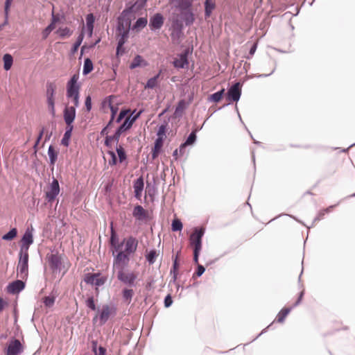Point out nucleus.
Returning a JSON list of instances; mask_svg holds the SVG:
<instances>
[{"instance_id":"34","label":"nucleus","mask_w":355,"mask_h":355,"mask_svg":"<svg viewBox=\"0 0 355 355\" xmlns=\"http://www.w3.org/2000/svg\"><path fill=\"white\" fill-rule=\"evenodd\" d=\"M224 92H225V89H221L220 90L211 94L208 98L209 101L214 102V103L219 102L221 100V98H223Z\"/></svg>"},{"instance_id":"14","label":"nucleus","mask_w":355,"mask_h":355,"mask_svg":"<svg viewBox=\"0 0 355 355\" xmlns=\"http://www.w3.org/2000/svg\"><path fill=\"white\" fill-rule=\"evenodd\" d=\"M24 350L23 345L17 339L12 340L7 347L6 355H19Z\"/></svg>"},{"instance_id":"59","label":"nucleus","mask_w":355,"mask_h":355,"mask_svg":"<svg viewBox=\"0 0 355 355\" xmlns=\"http://www.w3.org/2000/svg\"><path fill=\"white\" fill-rule=\"evenodd\" d=\"M127 28L125 27L123 21L119 19V21L116 26V31L118 33H121L123 31H125Z\"/></svg>"},{"instance_id":"3","label":"nucleus","mask_w":355,"mask_h":355,"mask_svg":"<svg viewBox=\"0 0 355 355\" xmlns=\"http://www.w3.org/2000/svg\"><path fill=\"white\" fill-rule=\"evenodd\" d=\"M78 76L73 75L67 84V97L73 98L75 110L79 106L80 85L78 83Z\"/></svg>"},{"instance_id":"7","label":"nucleus","mask_w":355,"mask_h":355,"mask_svg":"<svg viewBox=\"0 0 355 355\" xmlns=\"http://www.w3.org/2000/svg\"><path fill=\"white\" fill-rule=\"evenodd\" d=\"M56 89V86L54 83L47 82L46 83V101L49 107V110L52 116H55V101L54 94Z\"/></svg>"},{"instance_id":"2","label":"nucleus","mask_w":355,"mask_h":355,"mask_svg":"<svg viewBox=\"0 0 355 355\" xmlns=\"http://www.w3.org/2000/svg\"><path fill=\"white\" fill-rule=\"evenodd\" d=\"M127 259L124 258L119 259L118 262H113L114 270L116 272L117 279L121 282L132 285L137 279V275L132 272L125 271V268L128 266Z\"/></svg>"},{"instance_id":"18","label":"nucleus","mask_w":355,"mask_h":355,"mask_svg":"<svg viewBox=\"0 0 355 355\" xmlns=\"http://www.w3.org/2000/svg\"><path fill=\"white\" fill-rule=\"evenodd\" d=\"M60 193V186L58 181L53 178L52 182L50 184L49 189L46 192V197L48 200H55Z\"/></svg>"},{"instance_id":"11","label":"nucleus","mask_w":355,"mask_h":355,"mask_svg":"<svg viewBox=\"0 0 355 355\" xmlns=\"http://www.w3.org/2000/svg\"><path fill=\"white\" fill-rule=\"evenodd\" d=\"M164 17L162 13L157 12L150 17L149 28L151 31L155 32L159 30L164 25Z\"/></svg>"},{"instance_id":"49","label":"nucleus","mask_w":355,"mask_h":355,"mask_svg":"<svg viewBox=\"0 0 355 355\" xmlns=\"http://www.w3.org/2000/svg\"><path fill=\"white\" fill-rule=\"evenodd\" d=\"M43 302L46 307H51L55 303V297L46 296L43 298Z\"/></svg>"},{"instance_id":"47","label":"nucleus","mask_w":355,"mask_h":355,"mask_svg":"<svg viewBox=\"0 0 355 355\" xmlns=\"http://www.w3.org/2000/svg\"><path fill=\"white\" fill-rule=\"evenodd\" d=\"M182 227V223L179 219L175 218L173 220L171 224V229L173 232L181 231Z\"/></svg>"},{"instance_id":"61","label":"nucleus","mask_w":355,"mask_h":355,"mask_svg":"<svg viewBox=\"0 0 355 355\" xmlns=\"http://www.w3.org/2000/svg\"><path fill=\"white\" fill-rule=\"evenodd\" d=\"M257 48V44L256 43L253 44L250 49L249 55L247 56V59H250L253 55L254 54Z\"/></svg>"},{"instance_id":"63","label":"nucleus","mask_w":355,"mask_h":355,"mask_svg":"<svg viewBox=\"0 0 355 355\" xmlns=\"http://www.w3.org/2000/svg\"><path fill=\"white\" fill-rule=\"evenodd\" d=\"M173 303L172 298L170 295H168L164 299V306L169 307Z\"/></svg>"},{"instance_id":"4","label":"nucleus","mask_w":355,"mask_h":355,"mask_svg":"<svg viewBox=\"0 0 355 355\" xmlns=\"http://www.w3.org/2000/svg\"><path fill=\"white\" fill-rule=\"evenodd\" d=\"M204 233V228H196L189 238L190 245L193 248V261L196 263H198V257L202 248V237Z\"/></svg>"},{"instance_id":"38","label":"nucleus","mask_w":355,"mask_h":355,"mask_svg":"<svg viewBox=\"0 0 355 355\" xmlns=\"http://www.w3.org/2000/svg\"><path fill=\"white\" fill-rule=\"evenodd\" d=\"M187 105H188V103L186 102V101L184 99L180 100L176 105V107H175V114H177V115L182 114V112L187 108Z\"/></svg>"},{"instance_id":"27","label":"nucleus","mask_w":355,"mask_h":355,"mask_svg":"<svg viewBox=\"0 0 355 355\" xmlns=\"http://www.w3.org/2000/svg\"><path fill=\"white\" fill-rule=\"evenodd\" d=\"M94 21L95 18L92 13H89L86 16L87 30L89 37H91L93 33Z\"/></svg>"},{"instance_id":"56","label":"nucleus","mask_w":355,"mask_h":355,"mask_svg":"<svg viewBox=\"0 0 355 355\" xmlns=\"http://www.w3.org/2000/svg\"><path fill=\"white\" fill-rule=\"evenodd\" d=\"M93 350L95 353V355H105V349L103 347H99L97 349L96 344H94L93 346Z\"/></svg>"},{"instance_id":"26","label":"nucleus","mask_w":355,"mask_h":355,"mask_svg":"<svg viewBox=\"0 0 355 355\" xmlns=\"http://www.w3.org/2000/svg\"><path fill=\"white\" fill-rule=\"evenodd\" d=\"M73 129V126L67 125L64 134L62 139H61V144L67 147L69 145L70 138Z\"/></svg>"},{"instance_id":"17","label":"nucleus","mask_w":355,"mask_h":355,"mask_svg":"<svg viewBox=\"0 0 355 355\" xmlns=\"http://www.w3.org/2000/svg\"><path fill=\"white\" fill-rule=\"evenodd\" d=\"M148 0H137L135 3L129 7H126L122 12L123 15H128L132 12H136L138 10L144 8L146 5Z\"/></svg>"},{"instance_id":"1","label":"nucleus","mask_w":355,"mask_h":355,"mask_svg":"<svg viewBox=\"0 0 355 355\" xmlns=\"http://www.w3.org/2000/svg\"><path fill=\"white\" fill-rule=\"evenodd\" d=\"M137 244V239L132 236L124 239L121 243L119 249L115 252L116 254L114 256L113 262H118L121 257V259H126L127 263H129L130 255L136 251Z\"/></svg>"},{"instance_id":"48","label":"nucleus","mask_w":355,"mask_h":355,"mask_svg":"<svg viewBox=\"0 0 355 355\" xmlns=\"http://www.w3.org/2000/svg\"><path fill=\"white\" fill-rule=\"evenodd\" d=\"M133 291L132 289H124L123 291V297L128 303L131 301L133 296Z\"/></svg>"},{"instance_id":"62","label":"nucleus","mask_w":355,"mask_h":355,"mask_svg":"<svg viewBox=\"0 0 355 355\" xmlns=\"http://www.w3.org/2000/svg\"><path fill=\"white\" fill-rule=\"evenodd\" d=\"M125 53V49L123 46H119V43H117L116 49V56H121Z\"/></svg>"},{"instance_id":"37","label":"nucleus","mask_w":355,"mask_h":355,"mask_svg":"<svg viewBox=\"0 0 355 355\" xmlns=\"http://www.w3.org/2000/svg\"><path fill=\"white\" fill-rule=\"evenodd\" d=\"M83 39H84V33L83 32H81L79 35L78 36L77 39H76V41L75 42V43L73 44V46L71 47V53H75L77 52L79 46H80V44H82L83 41Z\"/></svg>"},{"instance_id":"20","label":"nucleus","mask_w":355,"mask_h":355,"mask_svg":"<svg viewBox=\"0 0 355 355\" xmlns=\"http://www.w3.org/2000/svg\"><path fill=\"white\" fill-rule=\"evenodd\" d=\"M47 257L51 268L53 271L57 270L61 264V257L58 254H51Z\"/></svg>"},{"instance_id":"30","label":"nucleus","mask_w":355,"mask_h":355,"mask_svg":"<svg viewBox=\"0 0 355 355\" xmlns=\"http://www.w3.org/2000/svg\"><path fill=\"white\" fill-rule=\"evenodd\" d=\"M94 69V64L92 60L89 58H85L84 60L83 74L87 75L92 71Z\"/></svg>"},{"instance_id":"52","label":"nucleus","mask_w":355,"mask_h":355,"mask_svg":"<svg viewBox=\"0 0 355 355\" xmlns=\"http://www.w3.org/2000/svg\"><path fill=\"white\" fill-rule=\"evenodd\" d=\"M107 154L111 157V159L109 160V164L110 166H114L117 164L118 159L115 153L112 150H109Z\"/></svg>"},{"instance_id":"28","label":"nucleus","mask_w":355,"mask_h":355,"mask_svg":"<svg viewBox=\"0 0 355 355\" xmlns=\"http://www.w3.org/2000/svg\"><path fill=\"white\" fill-rule=\"evenodd\" d=\"M205 16L206 18L209 17L212 10L215 8L216 4L214 0H205Z\"/></svg>"},{"instance_id":"32","label":"nucleus","mask_w":355,"mask_h":355,"mask_svg":"<svg viewBox=\"0 0 355 355\" xmlns=\"http://www.w3.org/2000/svg\"><path fill=\"white\" fill-rule=\"evenodd\" d=\"M3 68L6 71H8L10 69L12 63H13V58L9 53H6L3 57Z\"/></svg>"},{"instance_id":"45","label":"nucleus","mask_w":355,"mask_h":355,"mask_svg":"<svg viewBox=\"0 0 355 355\" xmlns=\"http://www.w3.org/2000/svg\"><path fill=\"white\" fill-rule=\"evenodd\" d=\"M142 60H143L142 57L139 55H137L132 60V62L130 63V69H134L139 67Z\"/></svg>"},{"instance_id":"25","label":"nucleus","mask_w":355,"mask_h":355,"mask_svg":"<svg viewBox=\"0 0 355 355\" xmlns=\"http://www.w3.org/2000/svg\"><path fill=\"white\" fill-rule=\"evenodd\" d=\"M163 141L162 138H157L155 139L154 146L152 148V157L153 159L158 156L163 146Z\"/></svg>"},{"instance_id":"35","label":"nucleus","mask_w":355,"mask_h":355,"mask_svg":"<svg viewBox=\"0 0 355 355\" xmlns=\"http://www.w3.org/2000/svg\"><path fill=\"white\" fill-rule=\"evenodd\" d=\"M48 155L50 164L51 165H54L58 159V153L54 150V148L52 145L49 146Z\"/></svg>"},{"instance_id":"39","label":"nucleus","mask_w":355,"mask_h":355,"mask_svg":"<svg viewBox=\"0 0 355 355\" xmlns=\"http://www.w3.org/2000/svg\"><path fill=\"white\" fill-rule=\"evenodd\" d=\"M167 125L168 123L166 121H164L159 126L158 130L157 132V138H162L163 140L164 139V137H166Z\"/></svg>"},{"instance_id":"46","label":"nucleus","mask_w":355,"mask_h":355,"mask_svg":"<svg viewBox=\"0 0 355 355\" xmlns=\"http://www.w3.org/2000/svg\"><path fill=\"white\" fill-rule=\"evenodd\" d=\"M111 98H112V96H108V99L107 101H105L104 103H107L108 104V106L110 109V111H111V116L112 119H114L115 118V116L118 112V107H115L112 104V101H111Z\"/></svg>"},{"instance_id":"29","label":"nucleus","mask_w":355,"mask_h":355,"mask_svg":"<svg viewBox=\"0 0 355 355\" xmlns=\"http://www.w3.org/2000/svg\"><path fill=\"white\" fill-rule=\"evenodd\" d=\"M129 24H130V22H129ZM128 25L129 26L126 28L125 31H123L121 33H119V38L117 43H119V46H123L129 37L130 24Z\"/></svg>"},{"instance_id":"9","label":"nucleus","mask_w":355,"mask_h":355,"mask_svg":"<svg viewBox=\"0 0 355 355\" xmlns=\"http://www.w3.org/2000/svg\"><path fill=\"white\" fill-rule=\"evenodd\" d=\"M84 281L87 284L95 285L98 287L105 284L106 277L102 276L101 273H87L85 275ZM96 290L98 291V288Z\"/></svg>"},{"instance_id":"43","label":"nucleus","mask_w":355,"mask_h":355,"mask_svg":"<svg viewBox=\"0 0 355 355\" xmlns=\"http://www.w3.org/2000/svg\"><path fill=\"white\" fill-rule=\"evenodd\" d=\"M17 234V230L16 228H12L7 234L2 236V239L6 241H12L14 239Z\"/></svg>"},{"instance_id":"42","label":"nucleus","mask_w":355,"mask_h":355,"mask_svg":"<svg viewBox=\"0 0 355 355\" xmlns=\"http://www.w3.org/2000/svg\"><path fill=\"white\" fill-rule=\"evenodd\" d=\"M159 73H157L155 76L149 78L146 84L145 88L153 89L157 85V79L159 78Z\"/></svg>"},{"instance_id":"31","label":"nucleus","mask_w":355,"mask_h":355,"mask_svg":"<svg viewBox=\"0 0 355 355\" xmlns=\"http://www.w3.org/2000/svg\"><path fill=\"white\" fill-rule=\"evenodd\" d=\"M293 307L291 308H283L277 314L275 321L282 323L284 321L285 318L290 313Z\"/></svg>"},{"instance_id":"57","label":"nucleus","mask_w":355,"mask_h":355,"mask_svg":"<svg viewBox=\"0 0 355 355\" xmlns=\"http://www.w3.org/2000/svg\"><path fill=\"white\" fill-rule=\"evenodd\" d=\"M12 2V0H6L5 6H4V14H5V17H6V19L8 18V12H9V10H10Z\"/></svg>"},{"instance_id":"40","label":"nucleus","mask_w":355,"mask_h":355,"mask_svg":"<svg viewBox=\"0 0 355 355\" xmlns=\"http://www.w3.org/2000/svg\"><path fill=\"white\" fill-rule=\"evenodd\" d=\"M56 33L59 35V37L62 39L64 38L67 36H70L72 33V31L68 27L64 28H59Z\"/></svg>"},{"instance_id":"33","label":"nucleus","mask_w":355,"mask_h":355,"mask_svg":"<svg viewBox=\"0 0 355 355\" xmlns=\"http://www.w3.org/2000/svg\"><path fill=\"white\" fill-rule=\"evenodd\" d=\"M193 0H182L179 3L178 7L182 12L191 10Z\"/></svg>"},{"instance_id":"6","label":"nucleus","mask_w":355,"mask_h":355,"mask_svg":"<svg viewBox=\"0 0 355 355\" xmlns=\"http://www.w3.org/2000/svg\"><path fill=\"white\" fill-rule=\"evenodd\" d=\"M142 112L143 110H140L139 112H137L136 115L130 116L125 118L123 122L116 130L113 135L116 139V145L119 144V138L121 134L132 128L134 122L141 116Z\"/></svg>"},{"instance_id":"54","label":"nucleus","mask_w":355,"mask_h":355,"mask_svg":"<svg viewBox=\"0 0 355 355\" xmlns=\"http://www.w3.org/2000/svg\"><path fill=\"white\" fill-rule=\"evenodd\" d=\"M85 304L86 306L89 308L90 309H92V311H95L96 309V304H95V302H94V299L93 297H89L86 301H85Z\"/></svg>"},{"instance_id":"16","label":"nucleus","mask_w":355,"mask_h":355,"mask_svg":"<svg viewBox=\"0 0 355 355\" xmlns=\"http://www.w3.org/2000/svg\"><path fill=\"white\" fill-rule=\"evenodd\" d=\"M21 243L20 251L28 252L29 246L33 243L32 230H27L25 232L21 239Z\"/></svg>"},{"instance_id":"24","label":"nucleus","mask_w":355,"mask_h":355,"mask_svg":"<svg viewBox=\"0 0 355 355\" xmlns=\"http://www.w3.org/2000/svg\"><path fill=\"white\" fill-rule=\"evenodd\" d=\"M110 244L112 247L114 248L112 251V254L114 255L115 252L119 249L121 243H119V239L117 238L116 234L113 230L112 227L111 228Z\"/></svg>"},{"instance_id":"58","label":"nucleus","mask_w":355,"mask_h":355,"mask_svg":"<svg viewBox=\"0 0 355 355\" xmlns=\"http://www.w3.org/2000/svg\"><path fill=\"white\" fill-rule=\"evenodd\" d=\"M85 107H86L87 111L89 112L92 110V98H91L90 96H87L85 98Z\"/></svg>"},{"instance_id":"15","label":"nucleus","mask_w":355,"mask_h":355,"mask_svg":"<svg viewBox=\"0 0 355 355\" xmlns=\"http://www.w3.org/2000/svg\"><path fill=\"white\" fill-rule=\"evenodd\" d=\"M76 110L75 107L66 106L63 110V118L67 125L73 126V123L76 119Z\"/></svg>"},{"instance_id":"8","label":"nucleus","mask_w":355,"mask_h":355,"mask_svg":"<svg viewBox=\"0 0 355 355\" xmlns=\"http://www.w3.org/2000/svg\"><path fill=\"white\" fill-rule=\"evenodd\" d=\"M28 252H19V260L17 266L18 272L21 278L26 277L28 275Z\"/></svg>"},{"instance_id":"36","label":"nucleus","mask_w":355,"mask_h":355,"mask_svg":"<svg viewBox=\"0 0 355 355\" xmlns=\"http://www.w3.org/2000/svg\"><path fill=\"white\" fill-rule=\"evenodd\" d=\"M116 152L119 157V162L122 163L127 159L126 153L122 146V145H119V144L116 146Z\"/></svg>"},{"instance_id":"21","label":"nucleus","mask_w":355,"mask_h":355,"mask_svg":"<svg viewBox=\"0 0 355 355\" xmlns=\"http://www.w3.org/2000/svg\"><path fill=\"white\" fill-rule=\"evenodd\" d=\"M25 286L24 283L21 280H16L8 286V291L10 293H17L24 289Z\"/></svg>"},{"instance_id":"5","label":"nucleus","mask_w":355,"mask_h":355,"mask_svg":"<svg viewBox=\"0 0 355 355\" xmlns=\"http://www.w3.org/2000/svg\"><path fill=\"white\" fill-rule=\"evenodd\" d=\"M116 309L113 306L104 304L98 310L96 315L93 318V322H96L98 320L99 324L103 325L110 318V316L115 315Z\"/></svg>"},{"instance_id":"12","label":"nucleus","mask_w":355,"mask_h":355,"mask_svg":"<svg viewBox=\"0 0 355 355\" xmlns=\"http://www.w3.org/2000/svg\"><path fill=\"white\" fill-rule=\"evenodd\" d=\"M241 96V85L239 82L233 84L227 92V98L230 101L237 102Z\"/></svg>"},{"instance_id":"53","label":"nucleus","mask_w":355,"mask_h":355,"mask_svg":"<svg viewBox=\"0 0 355 355\" xmlns=\"http://www.w3.org/2000/svg\"><path fill=\"white\" fill-rule=\"evenodd\" d=\"M130 112V110H121L116 119V123H120Z\"/></svg>"},{"instance_id":"60","label":"nucleus","mask_w":355,"mask_h":355,"mask_svg":"<svg viewBox=\"0 0 355 355\" xmlns=\"http://www.w3.org/2000/svg\"><path fill=\"white\" fill-rule=\"evenodd\" d=\"M44 132H45V128L43 127V128L40 130V133H39V135H38V136H37V139H36V141H35V145H34V148H35L37 147V146L40 144V141H41V139H42V137H43V135H44Z\"/></svg>"},{"instance_id":"50","label":"nucleus","mask_w":355,"mask_h":355,"mask_svg":"<svg viewBox=\"0 0 355 355\" xmlns=\"http://www.w3.org/2000/svg\"><path fill=\"white\" fill-rule=\"evenodd\" d=\"M55 28V26H53V24L48 25L42 31V37L43 39H46L51 32Z\"/></svg>"},{"instance_id":"19","label":"nucleus","mask_w":355,"mask_h":355,"mask_svg":"<svg viewBox=\"0 0 355 355\" xmlns=\"http://www.w3.org/2000/svg\"><path fill=\"white\" fill-rule=\"evenodd\" d=\"M133 187L135 190V197L139 200L144 187V182L142 176L138 178L134 182Z\"/></svg>"},{"instance_id":"41","label":"nucleus","mask_w":355,"mask_h":355,"mask_svg":"<svg viewBox=\"0 0 355 355\" xmlns=\"http://www.w3.org/2000/svg\"><path fill=\"white\" fill-rule=\"evenodd\" d=\"M148 24V19L146 17H139L135 21L133 28L137 29L139 28H144Z\"/></svg>"},{"instance_id":"44","label":"nucleus","mask_w":355,"mask_h":355,"mask_svg":"<svg viewBox=\"0 0 355 355\" xmlns=\"http://www.w3.org/2000/svg\"><path fill=\"white\" fill-rule=\"evenodd\" d=\"M197 139L196 131H192L189 136L187 137V139L184 141V144H186L187 146L193 145L196 143Z\"/></svg>"},{"instance_id":"22","label":"nucleus","mask_w":355,"mask_h":355,"mask_svg":"<svg viewBox=\"0 0 355 355\" xmlns=\"http://www.w3.org/2000/svg\"><path fill=\"white\" fill-rule=\"evenodd\" d=\"M134 217L137 220H143L148 217V211L145 210L141 206L137 205L134 208L133 213Z\"/></svg>"},{"instance_id":"51","label":"nucleus","mask_w":355,"mask_h":355,"mask_svg":"<svg viewBox=\"0 0 355 355\" xmlns=\"http://www.w3.org/2000/svg\"><path fill=\"white\" fill-rule=\"evenodd\" d=\"M112 141H114L116 144V138L114 137V135H107L105 137V141H104V144L106 147L107 148H111L112 147Z\"/></svg>"},{"instance_id":"23","label":"nucleus","mask_w":355,"mask_h":355,"mask_svg":"<svg viewBox=\"0 0 355 355\" xmlns=\"http://www.w3.org/2000/svg\"><path fill=\"white\" fill-rule=\"evenodd\" d=\"M181 16L187 26L192 25L195 21L194 15L192 10L182 12Z\"/></svg>"},{"instance_id":"55","label":"nucleus","mask_w":355,"mask_h":355,"mask_svg":"<svg viewBox=\"0 0 355 355\" xmlns=\"http://www.w3.org/2000/svg\"><path fill=\"white\" fill-rule=\"evenodd\" d=\"M157 253L155 250H151L146 256V259L150 263H153L155 261Z\"/></svg>"},{"instance_id":"13","label":"nucleus","mask_w":355,"mask_h":355,"mask_svg":"<svg viewBox=\"0 0 355 355\" xmlns=\"http://www.w3.org/2000/svg\"><path fill=\"white\" fill-rule=\"evenodd\" d=\"M183 22L179 18H173L171 26V36L173 39H179L182 35Z\"/></svg>"},{"instance_id":"64","label":"nucleus","mask_w":355,"mask_h":355,"mask_svg":"<svg viewBox=\"0 0 355 355\" xmlns=\"http://www.w3.org/2000/svg\"><path fill=\"white\" fill-rule=\"evenodd\" d=\"M205 268L202 266V265H198V269L196 272V274L198 277H200L201 276L203 272H205Z\"/></svg>"},{"instance_id":"10","label":"nucleus","mask_w":355,"mask_h":355,"mask_svg":"<svg viewBox=\"0 0 355 355\" xmlns=\"http://www.w3.org/2000/svg\"><path fill=\"white\" fill-rule=\"evenodd\" d=\"M192 50L189 48H186L178 55V58L173 60V64L177 69H184L189 64L188 56L191 53Z\"/></svg>"}]
</instances>
